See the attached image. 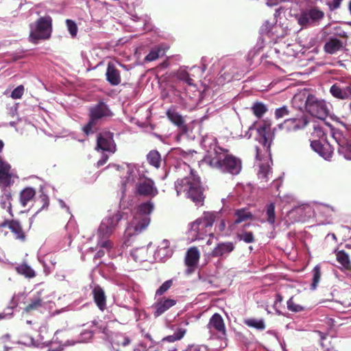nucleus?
Listing matches in <instances>:
<instances>
[{
  "label": "nucleus",
  "instance_id": "nucleus-1",
  "mask_svg": "<svg viewBox=\"0 0 351 351\" xmlns=\"http://www.w3.org/2000/svg\"><path fill=\"white\" fill-rule=\"evenodd\" d=\"M208 165L224 173L238 175L242 169V161L240 158L229 154V150L221 147L214 149V156L207 158Z\"/></svg>",
  "mask_w": 351,
  "mask_h": 351
},
{
  "label": "nucleus",
  "instance_id": "nucleus-2",
  "mask_svg": "<svg viewBox=\"0 0 351 351\" xmlns=\"http://www.w3.org/2000/svg\"><path fill=\"white\" fill-rule=\"evenodd\" d=\"M189 176L178 179L175 184L178 195L184 194L186 197L192 200L196 205L202 206L205 199L204 189L201 185L199 178L196 176L189 166Z\"/></svg>",
  "mask_w": 351,
  "mask_h": 351
},
{
  "label": "nucleus",
  "instance_id": "nucleus-3",
  "mask_svg": "<svg viewBox=\"0 0 351 351\" xmlns=\"http://www.w3.org/2000/svg\"><path fill=\"white\" fill-rule=\"evenodd\" d=\"M113 112L109 106L104 101L98 102L88 108V121L83 126L82 131L88 136L96 132V125L113 116Z\"/></svg>",
  "mask_w": 351,
  "mask_h": 351
},
{
  "label": "nucleus",
  "instance_id": "nucleus-4",
  "mask_svg": "<svg viewBox=\"0 0 351 351\" xmlns=\"http://www.w3.org/2000/svg\"><path fill=\"white\" fill-rule=\"evenodd\" d=\"M154 208V203L151 201L141 203L137 206L129 228V231H133L130 234H138L147 228L150 223L149 216Z\"/></svg>",
  "mask_w": 351,
  "mask_h": 351
},
{
  "label": "nucleus",
  "instance_id": "nucleus-5",
  "mask_svg": "<svg viewBox=\"0 0 351 351\" xmlns=\"http://www.w3.org/2000/svg\"><path fill=\"white\" fill-rule=\"evenodd\" d=\"M218 214L215 212H204L203 215L191 224V231L195 232L197 239H203L209 235L213 238L214 234L212 228Z\"/></svg>",
  "mask_w": 351,
  "mask_h": 351
},
{
  "label": "nucleus",
  "instance_id": "nucleus-6",
  "mask_svg": "<svg viewBox=\"0 0 351 351\" xmlns=\"http://www.w3.org/2000/svg\"><path fill=\"white\" fill-rule=\"evenodd\" d=\"M52 19L50 16H41L35 23V27L29 33V40L34 44L39 40H48L52 33Z\"/></svg>",
  "mask_w": 351,
  "mask_h": 351
},
{
  "label": "nucleus",
  "instance_id": "nucleus-7",
  "mask_svg": "<svg viewBox=\"0 0 351 351\" xmlns=\"http://www.w3.org/2000/svg\"><path fill=\"white\" fill-rule=\"evenodd\" d=\"M124 213L117 211L115 213L106 217L101 221L97 232L98 237L101 238H109L110 236L117 230L119 224L123 219Z\"/></svg>",
  "mask_w": 351,
  "mask_h": 351
},
{
  "label": "nucleus",
  "instance_id": "nucleus-8",
  "mask_svg": "<svg viewBox=\"0 0 351 351\" xmlns=\"http://www.w3.org/2000/svg\"><path fill=\"white\" fill-rule=\"evenodd\" d=\"M305 108L312 116L320 119H324L328 114L326 102L312 94L308 95L306 99Z\"/></svg>",
  "mask_w": 351,
  "mask_h": 351
},
{
  "label": "nucleus",
  "instance_id": "nucleus-9",
  "mask_svg": "<svg viewBox=\"0 0 351 351\" xmlns=\"http://www.w3.org/2000/svg\"><path fill=\"white\" fill-rule=\"evenodd\" d=\"M324 12L317 7L302 10L297 16L298 23L302 27H308L319 23L324 18Z\"/></svg>",
  "mask_w": 351,
  "mask_h": 351
},
{
  "label": "nucleus",
  "instance_id": "nucleus-10",
  "mask_svg": "<svg viewBox=\"0 0 351 351\" xmlns=\"http://www.w3.org/2000/svg\"><path fill=\"white\" fill-rule=\"evenodd\" d=\"M309 123L308 117L304 112L285 119L278 125V128L287 132H295L304 129Z\"/></svg>",
  "mask_w": 351,
  "mask_h": 351
},
{
  "label": "nucleus",
  "instance_id": "nucleus-11",
  "mask_svg": "<svg viewBox=\"0 0 351 351\" xmlns=\"http://www.w3.org/2000/svg\"><path fill=\"white\" fill-rule=\"evenodd\" d=\"M134 193L136 195L154 197L158 193V190L153 180L148 178H140L135 185Z\"/></svg>",
  "mask_w": 351,
  "mask_h": 351
},
{
  "label": "nucleus",
  "instance_id": "nucleus-12",
  "mask_svg": "<svg viewBox=\"0 0 351 351\" xmlns=\"http://www.w3.org/2000/svg\"><path fill=\"white\" fill-rule=\"evenodd\" d=\"M271 121L269 119H264L257 128V132L260 137L259 142L267 150H269L273 141L274 134L271 132Z\"/></svg>",
  "mask_w": 351,
  "mask_h": 351
},
{
  "label": "nucleus",
  "instance_id": "nucleus-13",
  "mask_svg": "<svg viewBox=\"0 0 351 351\" xmlns=\"http://www.w3.org/2000/svg\"><path fill=\"white\" fill-rule=\"evenodd\" d=\"M207 328L209 329L210 332H215L218 334V337L223 339L226 336V329L224 324V321L221 315L219 313H215L210 318L209 322L207 324Z\"/></svg>",
  "mask_w": 351,
  "mask_h": 351
},
{
  "label": "nucleus",
  "instance_id": "nucleus-14",
  "mask_svg": "<svg viewBox=\"0 0 351 351\" xmlns=\"http://www.w3.org/2000/svg\"><path fill=\"white\" fill-rule=\"evenodd\" d=\"M333 138L339 145V152L348 160H351V138L344 136L341 132L333 134Z\"/></svg>",
  "mask_w": 351,
  "mask_h": 351
},
{
  "label": "nucleus",
  "instance_id": "nucleus-15",
  "mask_svg": "<svg viewBox=\"0 0 351 351\" xmlns=\"http://www.w3.org/2000/svg\"><path fill=\"white\" fill-rule=\"evenodd\" d=\"M8 228L11 232L14 235V238L21 241H25L26 239V234L23 230L21 223L14 219H5L2 223H0V232L4 228Z\"/></svg>",
  "mask_w": 351,
  "mask_h": 351
},
{
  "label": "nucleus",
  "instance_id": "nucleus-16",
  "mask_svg": "<svg viewBox=\"0 0 351 351\" xmlns=\"http://www.w3.org/2000/svg\"><path fill=\"white\" fill-rule=\"evenodd\" d=\"M98 148L114 153L116 151V145L113 140V133L105 132L99 133L97 138Z\"/></svg>",
  "mask_w": 351,
  "mask_h": 351
},
{
  "label": "nucleus",
  "instance_id": "nucleus-17",
  "mask_svg": "<svg viewBox=\"0 0 351 351\" xmlns=\"http://www.w3.org/2000/svg\"><path fill=\"white\" fill-rule=\"evenodd\" d=\"M10 169L11 166L0 156V187L1 189L9 187L14 182L12 180V174L10 173Z\"/></svg>",
  "mask_w": 351,
  "mask_h": 351
},
{
  "label": "nucleus",
  "instance_id": "nucleus-18",
  "mask_svg": "<svg viewBox=\"0 0 351 351\" xmlns=\"http://www.w3.org/2000/svg\"><path fill=\"white\" fill-rule=\"evenodd\" d=\"M199 252L196 247L189 248L185 257V265L187 266L186 273L191 274L194 272L199 260Z\"/></svg>",
  "mask_w": 351,
  "mask_h": 351
},
{
  "label": "nucleus",
  "instance_id": "nucleus-19",
  "mask_svg": "<svg viewBox=\"0 0 351 351\" xmlns=\"http://www.w3.org/2000/svg\"><path fill=\"white\" fill-rule=\"evenodd\" d=\"M311 147L326 160L330 158L333 154V148L328 142L322 143L318 140H313L311 141Z\"/></svg>",
  "mask_w": 351,
  "mask_h": 351
},
{
  "label": "nucleus",
  "instance_id": "nucleus-20",
  "mask_svg": "<svg viewBox=\"0 0 351 351\" xmlns=\"http://www.w3.org/2000/svg\"><path fill=\"white\" fill-rule=\"evenodd\" d=\"M235 248L232 242H221L210 252L211 257L226 258Z\"/></svg>",
  "mask_w": 351,
  "mask_h": 351
},
{
  "label": "nucleus",
  "instance_id": "nucleus-21",
  "mask_svg": "<svg viewBox=\"0 0 351 351\" xmlns=\"http://www.w3.org/2000/svg\"><path fill=\"white\" fill-rule=\"evenodd\" d=\"M330 94L339 99H348L351 97V85L343 86L341 84L335 83L330 88Z\"/></svg>",
  "mask_w": 351,
  "mask_h": 351
},
{
  "label": "nucleus",
  "instance_id": "nucleus-22",
  "mask_svg": "<svg viewBox=\"0 0 351 351\" xmlns=\"http://www.w3.org/2000/svg\"><path fill=\"white\" fill-rule=\"evenodd\" d=\"M166 115L168 119L175 125H176L182 132H187L188 128L185 124L184 118L176 110L175 108H169L167 111Z\"/></svg>",
  "mask_w": 351,
  "mask_h": 351
},
{
  "label": "nucleus",
  "instance_id": "nucleus-23",
  "mask_svg": "<svg viewBox=\"0 0 351 351\" xmlns=\"http://www.w3.org/2000/svg\"><path fill=\"white\" fill-rule=\"evenodd\" d=\"M106 75L111 86H117L121 82V72L112 62L108 64Z\"/></svg>",
  "mask_w": 351,
  "mask_h": 351
},
{
  "label": "nucleus",
  "instance_id": "nucleus-24",
  "mask_svg": "<svg viewBox=\"0 0 351 351\" xmlns=\"http://www.w3.org/2000/svg\"><path fill=\"white\" fill-rule=\"evenodd\" d=\"M176 300L170 298H161L155 303L154 315L155 317H159L170 308L176 304Z\"/></svg>",
  "mask_w": 351,
  "mask_h": 351
},
{
  "label": "nucleus",
  "instance_id": "nucleus-25",
  "mask_svg": "<svg viewBox=\"0 0 351 351\" xmlns=\"http://www.w3.org/2000/svg\"><path fill=\"white\" fill-rule=\"evenodd\" d=\"M93 300L99 310L104 311L106 308V295L104 289L96 285L92 290Z\"/></svg>",
  "mask_w": 351,
  "mask_h": 351
},
{
  "label": "nucleus",
  "instance_id": "nucleus-26",
  "mask_svg": "<svg viewBox=\"0 0 351 351\" xmlns=\"http://www.w3.org/2000/svg\"><path fill=\"white\" fill-rule=\"evenodd\" d=\"M344 47V43L339 39L330 37L324 45V50L326 53L335 54Z\"/></svg>",
  "mask_w": 351,
  "mask_h": 351
},
{
  "label": "nucleus",
  "instance_id": "nucleus-27",
  "mask_svg": "<svg viewBox=\"0 0 351 351\" xmlns=\"http://www.w3.org/2000/svg\"><path fill=\"white\" fill-rule=\"evenodd\" d=\"M45 302L42 298L41 293L38 292L32 298L30 299L29 303L26 305L24 311L26 313H32L36 311H39L44 306Z\"/></svg>",
  "mask_w": 351,
  "mask_h": 351
},
{
  "label": "nucleus",
  "instance_id": "nucleus-28",
  "mask_svg": "<svg viewBox=\"0 0 351 351\" xmlns=\"http://www.w3.org/2000/svg\"><path fill=\"white\" fill-rule=\"evenodd\" d=\"M15 271L18 274L28 279L34 278L36 276V271L25 261L16 266Z\"/></svg>",
  "mask_w": 351,
  "mask_h": 351
},
{
  "label": "nucleus",
  "instance_id": "nucleus-29",
  "mask_svg": "<svg viewBox=\"0 0 351 351\" xmlns=\"http://www.w3.org/2000/svg\"><path fill=\"white\" fill-rule=\"evenodd\" d=\"M36 191L32 187H26L19 194V202L23 207H25L35 197Z\"/></svg>",
  "mask_w": 351,
  "mask_h": 351
},
{
  "label": "nucleus",
  "instance_id": "nucleus-30",
  "mask_svg": "<svg viewBox=\"0 0 351 351\" xmlns=\"http://www.w3.org/2000/svg\"><path fill=\"white\" fill-rule=\"evenodd\" d=\"M234 217V224L237 225L247 219H252L253 215L247 209L241 208L235 210Z\"/></svg>",
  "mask_w": 351,
  "mask_h": 351
},
{
  "label": "nucleus",
  "instance_id": "nucleus-31",
  "mask_svg": "<svg viewBox=\"0 0 351 351\" xmlns=\"http://www.w3.org/2000/svg\"><path fill=\"white\" fill-rule=\"evenodd\" d=\"M147 160L149 164L156 169L160 167L161 156L156 150L150 151L147 155Z\"/></svg>",
  "mask_w": 351,
  "mask_h": 351
},
{
  "label": "nucleus",
  "instance_id": "nucleus-32",
  "mask_svg": "<svg viewBox=\"0 0 351 351\" xmlns=\"http://www.w3.org/2000/svg\"><path fill=\"white\" fill-rule=\"evenodd\" d=\"M337 261L345 269L351 270V263L348 254L344 251H339L337 254Z\"/></svg>",
  "mask_w": 351,
  "mask_h": 351
},
{
  "label": "nucleus",
  "instance_id": "nucleus-33",
  "mask_svg": "<svg viewBox=\"0 0 351 351\" xmlns=\"http://www.w3.org/2000/svg\"><path fill=\"white\" fill-rule=\"evenodd\" d=\"M169 47H164L163 45L158 46L156 49L152 50L145 57V60L152 62L156 59H158L160 56H162L165 54V51L168 49Z\"/></svg>",
  "mask_w": 351,
  "mask_h": 351
},
{
  "label": "nucleus",
  "instance_id": "nucleus-34",
  "mask_svg": "<svg viewBox=\"0 0 351 351\" xmlns=\"http://www.w3.org/2000/svg\"><path fill=\"white\" fill-rule=\"evenodd\" d=\"M244 324L249 327L257 330H263L265 329V324L263 319L250 318L244 320Z\"/></svg>",
  "mask_w": 351,
  "mask_h": 351
},
{
  "label": "nucleus",
  "instance_id": "nucleus-35",
  "mask_svg": "<svg viewBox=\"0 0 351 351\" xmlns=\"http://www.w3.org/2000/svg\"><path fill=\"white\" fill-rule=\"evenodd\" d=\"M276 206L275 204L271 202L265 206V214L267 216V221L270 225H274L276 222Z\"/></svg>",
  "mask_w": 351,
  "mask_h": 351
},
{
  "label": "nucleus",
  "instance_id": "nucleus-36",
  "mask_svg": "<svg viewBox=\"0 0 351 351\" xmlns=\"http://www.w3.org/2000/svg\"><path fill=\"white\" fill-rule=\"evenodd\" d=\"M251 109L254 116L258 119H261L267 111V106L264 104L258 101L254 103Z\"/></svg>",
  "mask_w": 351,
  "mask_h": 351
},
{
  "label": "nucleus",
  "instance_id": "nucleus-37",
  "mask_svg": "<svg viewBox=\"0 0 351 351\" xmlns=\"http://www.w3.org/2000/svg\"><path fill=\"white\" fill-rule=\"evenodd\" d=\"M271 169L267 165H260L258 176V178L262 180L264 182H267L269 180L268 176L270 173Z\"/></svg>",
  "mask_w": 351,
  "mask_h": 351
},
{
  "label": "nucleus",
  "instance_id": "nucleus-38",
  "mask_svg": "<svg viewBox=\"0 0 351 351\" xmlns=\"http://www.w3.org/2000/svg\"><path fill=\"white\" fill-rule=\"evenodd\" d=\"M321 278V269L319 265H316L313 269V281L311 289H315Z\"/></svg>",
  "mask_w": 351,
  "mask_h": 351
},
{
  "label": "nucleus",
  "instance_id": "nucleus-39",
  "mask_svg": "<svg viewBox=\"0 0 351 351\" xmlns=\"http://www.w3.org/2000/svg\"><path fill=\"white\" fill-rule=\"evenodd\" d=\"M237 238L246 243H252L255 241L254 235L252 232H243L237 234Z\"/></svg>",
  "mask_w": 351,
  "mask_h": 351
},
{
  "label": "nucleus",
  "instance_id": "nucleus-40",
  "mask_svg": "<svg viewBox=\"0 0 351 351\" xmlns=\"http://www.w3.org/2000/svg\"><path fill=\"white\" fill-rule=\"evenodd\" d=\"M287 308L292 312H301L304 311V307L301 304L295 303L293 300V297H291L287 302Z\"/></svg>",
  "mask_w": 351,
  "mask_h": 351
},
{
  "label": "nucleus",
  "instance_id": "nucleus-41",
  "mask_svg": "<svg viewBox=\"0 0 351 351\" xmlns=\"http://www.w3.org/2000/svg\"><path fill=\"white\" fill-rule=\"evenodd\" d=\"M113 343L117 346H126L130 343V339L128 337L123 335H117L113 339Z\"/></svg>",
  "mask_w": 351,
  "mask_h": 351
},
{
  "label": "nucleus",
  "instance_id": "nucleus-42",
  "mask_svg": "<svg viewBox=\"0 0 351 351\" xmlns=\"http://www.w3.org/2000/svg\"><path fill=\"white\" fill-rule=\"evenodd\" d=\"M173 285V280H168L163 282L162 285L156 290V295H162L166 293Z\"/></svg>",
  "mask_w": 351,
  "mask_h": 351
},
{
  "label": "nucleus",
  "instance_id": "nucleus-43",
  "mask_svg": "<svg viewBox=\"0 0 351 351\" xmlns=\"http://www.w3.org/2000/svg\"><path fill=\"white\" fill-rule=\"evenodd\" d=\"M178 77L180 80L186 82L189 86L194 85V80L190 77L188 72L185 71H181L178 73Z\"/></svg>",
  "mask_w": 351,
  "mask_h": 351
},
{
  "label": "nucleus",
  "instance_id": "nucleus-44",
  "mask_svg": "<svg viewBox=\"0 0 351 351\" xmlns=\"http://www.w3.org/2000/svg\"><path fill=\"white\" fill-rule=\"evenodd\" d=\"M66 24L71 36L74 38L77 33V26L75 22L71 19H66Z\"/></svg>",
  "mask_w": 351,
  "mask_h": 351
},
{
  "label": "nucleus",
  "instance_id": "nucleus-45",
  "mask_svg": "<svg viewBox=\"0 0 351 351\" xmlns=\"http://www.w3.org/2000/svg\"><path fill=\"white\" fill-rule=\"evenodd\" d=\"M290 112L286 106L276 109L274 112L275 118L278 119L289 115Z\"/></svg>",
  "mask_w": 351,
  "mask_h": 351
},
{
  "label": "nucleus",
  "instance_id": "nucleus-46",
  "mask_svg": "<svg viewBox=\"0 0 351 351\" xmlns=\"http://www.w3.org/2000/svg\"><path fill=\"white\" fill-rule=\"evenodd\" d=\"M24 93V86L23 85L18 86L11 93V97L13 99H20Z\"/></svg>",
  "mask_w": 351,
  "mask_h": 351
},
{
  "label": "nucleus",
  "instance_id": "nucleus-47",
  "mask_svg": "<svg viewBox=\"0 0 351 351\" xmlns=\"http://www.w3.org/2000/svg\"><path fill=\"white\" fill-rule=\"evenodd\" d=\"M313 131L311 132V135L315 138H320L324 135L322 128L317 124L314 123L313 125Z\"/></svg>",
  "mask_w": 351,
  "mask_h": 351
},
{
  "label": "nucleus",
  "instance_id": "nucleus-48",
  "mask_svg": "<svg viewBox=\"0 0 351 351\" xmlns=\"http://www.w3.org/2000/svg\"><path fill=\"white\" fill-rule=\"evenodd\" d=\"M99 240L97 242V245L99 247L106 248L108 250H109L112 247V243L110 240L108 239V238L104 239L100 237H99Z\"/></svg>",
  "mask_w": 351,
  "mask_h": 351
},
{
  "label": "nucleus",
  "instance_id": "nucleus-49",
  "mask_svg": "<svg viewBox=\"0 0 351 351\" xmlns=\"http://www.w3.org/2000/svg\"><path fill=\"white\" fill-rule=\"evenodd\" d=\"M39 199H40V202L42 203V206L38 212H39L43 209H47L49 205V198L47 195H46L45 193H42L39 196Z\"/></svg>",
  "mask_w": 351,
  "mask_h": 351
},
{
  "label": "nucleus",
  "instance_id": "nucleus-50",
  "mask_svg": "<svg viewBox=\"0 0 351 351\" xmlns=\"http://www.w3.org/2000/svg\"><path fill=\"white\" fill-rule=\"evenodd\" d=\"M3 199H5L8 202V212L10 215L13 216L12 210V204L11 200L12 199V195L10 192H8L5 194L4 196L2 197Z\"/></svg>",
  "mask_w": 351,
  "mask_h": 351
},
{
  "label": "nucleus",
  "instance_id": "nucleus-51",
  "mask_svg": "<svg viewBox=\"0 0 351 351\" xmlns=\"http://www.w3.org/2000/svg\"><path fill=\"white\" fill-rule=\"evenodd\" d=\"M343 0H332V2L328 3V5L330 11L335 10L340 8L341 3Z\"/></svg>",
  "mask_w": 351,
  "mask_h": 351
},
{
  "label": "nucleus",
  "instance_id": "nucleus-52",
  "mask_svg": "<svg viewBox=\"0 0 351 351\" xmlns=\"http://www.w3.org/2000/svg\"><path fill=\"white\" fill-rule=\"evenodd\" d=\"M186 333V329L183 328H178L174 332V336L178 340L182 339Z\"/></svg>",
  "mask_w": 351,
  "mask_h": 351
},
{
  "label": "nucleus",
  "instance_id": "nucleus-53",
  "mask_svg": "<svg viewBox=\"0 0 351 351\" xmlns=\"http://www.w3.org/2000/svg\"><path fill=\"white\" fill-rule=\"evenodd\" d=\"M169 246H170V243L168 240L167 239H164L161 243H160V245L158 246L159 247V250L160 251L161 250H169Z\"/></svg>",
  "mask_w": 351,
  "mask_h": 351
},
{
  "label": "nucleus",
  "instance_id": "nucleus-54",
  "mask_svg": "<svg viewBox=\"0 0 351 351\" xmlns=\"http://www.w3.org/2000/svg\"><path fill=\"white\" fill-rule=\"evenodd\" d=\"M162 341L169 342V343H173V342L178 341V339L176 338L174 335H168V336L164 337L162 339Z\"/></svg>",
  "mask_w": 351,
  "mask_h": 351
},
{
  "label": "nucleus",
  "instance_id": "nucleus-55",
  "mask_svg": "<svg viewBox=\"0 0 351 351\" xmlns=\"http://www.w3.org/2000/svg\"><path fill=\"white\" fill-rule=\"evenodd\" d=\"M217 228H218L219 232H223L226 228V223L223 219H221L219 224L217 225Z\"/></svg>",
  "mask_w": 351,
  "mask_h": 351
},
{
  "label": "nucleus",
  "instance_id": "nucleus-56",
  "mask_svg": "<svg viewBox=\"0 0 351 351\" xmlns=\"http://www.w3.org/2000/svg\"><path fill=\"white\" fill-rule=\"evenodd\" d=\"M283 300V297L282 296L281 294L280 293H277L276 295V300H275V302H274V306H276L277 304L279 302L280 303Z\"/></svg>",
  "mask_w": 351,
  "mask_h": 351
},
{
  "label": "nucleus",
  "instance_id": "nucleus-57",
  "mask_svg": "<svg viewBox=\"0 0 351 351\" xmlns=\"http://www.w3.org/2000/svg\"><path fill=\"white\" fill-rule=\"evenodd\" d=\"M108 158V157L107 156H105L102 159L99 160L97 162V167H101L104 165L106 162Z\"/></svg>",
  "mask_w": 351,
  "mask_h": 351
},
{
  "label": "nucleus",
  "instance_id": "nucleus-58",
  "mask_svg": "<svg viewBox=\"0 0 351 351\" xmlns=\"http://www.w3.org/2000/svg\"><path fill=\"white\" fill-rule=\"evenodd\" d=\"M105 252L102 250H99L95 254V258H101L104 255Z\"/></svg>",
  "mask_w": 351,
  "mask_h": 351
},
{
  "label": "nucleus",
  "instance_id": "nucleus-59",
  "mask_svg": "<svg viewBox=\"0 0 351 351\" xmlns=\"http://www.w3.org/2000/svg\"><path fill=\"white\" fill-rule=\"evenodd\" d=\"M1 205L3 208H8V202L5 199L1 200Z\"/></svg>",
  "mask_w": 351,
  "mask_h": 351
},
{
  "label": "nucleus",
  "instance_id": "nucleus-60",
  "mask_svg": "<svg viewBox=\"0 0 351 351\" xmlns=\"http://www.w3.org/2000/svg\"><path fill=\"white\" fill-rule=\"evenodd\" d=\"M337 36L341 37V38H348L347 34L345 32H342L341 33L337 34Z\"/></svg>",
  "mask_w": 351,
  "mask_h": 351
},
{
  "label": "nucleus",
  "instance_id": "nucleus-61",
  "mask_svg": "<svg viewBox=\"0 0 351 351\" xmlns=\"http://www.w3.org/2000/svg\"><path fill=\"white\" fill-rule=\"evenodd\" d=\"M3 147H4L3 142L1 140H0V152L3 150Z\"/></svg>",
  "mask_w": 351,
  "mask_h": 351
},
{
  "label": "nucleus",
  "instance_id": "nucleus-62",
  "mask_svg": "<svg viewBox=\"0 0 351 351\" xmlns=\"http://www.w3.org/2000/svg\"><path fill=\"white\" fill-rule=\"evenodd\" d=\"M348 10H349L350 13L351 14V1L349 2V4H348Z\"/></svg>",
  "mask_w": 351,
  "mask_h": 351
},
{
  "label": "nucleus",
  "instance_id": "nucleus-63",
  "mask_svg": "<svg viewBox=\"0 0 351 351\" xmlns=\"http://www.w3.org/2000/svg\"><path fill=\"white\" fill-rule=\"evenodd\" d=\"M207 245H210L212 243V239L210 238L207 242H206Z\"/></svg>",
  "mask_w": 351,
  "mask_h": 351
},
{
  "label": "nucleus",
  "instance_id": "nucleus-64",
  "mask_svg": "<svg viewBox=\"0 0 351 351\" xmlns=\"http://www.w3.org/2000/svg\"><path fill=\"white\" fill-rule=\"evenodd\" d=\"M325 351H337V350H334V349H327V350H325Z\"/></svg>",
  "mask_w": 351,
  "mask_h": 351
}]
</instances>
